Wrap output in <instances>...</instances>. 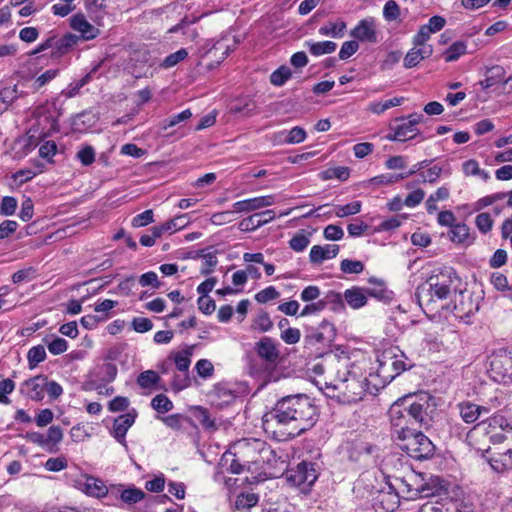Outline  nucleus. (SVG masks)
Instances as JSON below:
<instances>
[{"label": "nucleus", "mask_w": 512, "mask_h": 512, "mask_svg": "<svg viewBox=\"0 0 512 512\" xmlns=\"http://www.w3.org/2000/svg\"><path fill=\"white\" fill-rule=\"evenodd\" d=\"M318 410L312 400L303 394L280 399L272 411L263 416V426L278 440L294 438L315 425Z\"/></svg>", "instance_id": "obj_1"}, {"label": "nucleus", "mask_w": 512, "mask_h": 512, "mask_svg": "<svg viewBox=\"0 0 512 512\" xmlns=\"http://www.w3.org/2000/svg\"><path fill=\"white\" fill-rule=\"evenodd\" d=\"M463 282L454 269L445 268L432 274L424 284L418 287L417 297L420 305L429 307L436 300H445L452 294L462 295Z\"/></svg>", "instance_id": "obj_2"}, {"label": "nucleus", "mask_w": 512, "mask_h": 512, "mask_svg": "<svg viewBox=\"0 0 512 512\" xmlns=\"http://www.w3.org/2000/svg\"><path fill=\"white\" fill-rule=\"evenodd\" d=\"M338 373V378L326 387L327 396L342 404H353L362 400L367 392L366 377L358 375L354 366Z\"/></svg>", "instance_id": "obj_3"}, {"label": "nucleus", "mask_w": 512, "mask_h": 512, "mask_svg": "<svg viewBox=\"0 0 512 512\" xmlns=\"http://www.w3.org/2000/svg\"><path fill=\"white\" fill-rule=\"evenodd\" d=\"M273 450L259 439H242L234 443L224 454L222 461L228 462V456L238 457L249 470L251 465L268 462Z\"/></svg>", "instance_id": "obj_4"}, {"label": "nucleus", "mask_w": 512, "mask_h": 512, "mask_svg": "<svg viewBox=\"0 0 512 512\" xmlns=\"http://www.w3.org/2000/svg\"><path fill=\"white\" fill-rule=\"evenodd\" d=\"M395 438L400 449L414 459H426L432 456L434 452V445L431 440L417 429L404 433V435H398Z\"/></svg>", "instance_id": "obj_5"}, {"label": "nucleus", "mask_w": 512, "mask_h": 512, "mask_svg": "<svg viewBox=\"0 0 512 512\" xmlns=\"http://www.w3.org/2000/svg\"><path fill=\"white\" fill-rule=\"evenodd\" d=\"M402 405V418L412 417V426L429 425L430 396L427 393L408 395L399 399Z\"/></svg>", "instance_id": "obj_6"}, {"label": "nucleus", "mask_w": 512, "mask_h": 512, "mask_svg": "<svg viewBox=\"0 0 512 512\" xmlns=\"http://www.w3.org/2000/svg\"><path fill=\"white\" fill-rule=\"evenodd\" d=\"M321 465L313 461H301L295 468L287 472L286 479L292 485L307 492L320 475Z\"/></svg>", "instance_id": "obj_7"}, {"label": "nucleus", "mask_w": 512, "mask_h": 512, "mask_svg": "<svg viewBox=\"0 0 512 512\" xmlns=\"http://www.w3.org/2000/svg\"><path fill=\"white\" fill-rule=\"evenodd\" d=\"M488 372L495 382L512 383V347L493 352Z\"/></svg>", "instance_id": "obj_8"}, {"label": "nucleus", "mask_w": 512, "mask_h": 512, "mask_svg": "<svg viewBox=\"0 0 512 512\" xmlns=\"http://www.w3.org/2000/svg\"><path fill=\"white\" fill-rule=\"evenodd\" d=\"M422 121L423 115L417 113L401 118L399 124L391 127L392 133H389L386 139L400 142L411 140L420 133L417 125Z\"/></svg>", "instance_id": "obj_9"}, {"label": "nucleus", "mask_w": 512, "mask_h": 512, "mask_svg": "<svg viewBox=\"0 0 512 512\" xmlns=\"http://www.w3.org/2000/svg\"><path fill=\"white\" fill-rule=\"evenodd\" d=\"M413 483H406L401 481L407 487V493L409 498L414 497H430L438 494L443 488V480L439 477H430L426 482L418 480V476H413Z\"/></svg>", "instance_id": "obj_10"}, {"label": "nucleus", "mask_w": 512, "mask_h": 512, "mask_svg": "<svg viewBox=\"0 0 512 512\" xmlns=\"http://www.w3.org/2000/svg\"><path fill=\"white\" fill-rule=\"evenodd\" d=\"M483 456L495 472L503 473L512 469V447L489 448Z\"/></svg>", "instance_id": "obj_11"}, {"label": "nucleus", "mask_w": 512, "mask_h": 512, "mask_svg": "<svg viewBox=\"0 0 512 512\" xmlns=\"http://www.w3.org/2000/svg\"><path fill=\"white\" fill-rule=\"evenodd\" d=\"M73 486L95 498H102L110 494V487H107L101 479L87 474L74 479Z\"/></svg>", "instance_id": "obj_12"}, {"label": "nucleus", "mask_w": 512, "mask_h": 512, "mask_svg": "<svg viewBox=\"0 0 512 512\" xmlns=\"http://www.w3.org/2000/svg\"><path fill=\"white\" fill-rule=\"evenodd\" d=\"M350 36L357 42L374 44L378 42V31L376 20L373 17H367L360 20L350 31Z\"/></svg>", "instance_id": "obj_13"}, {"label": "nucleus", "mask_w": 512, "mask_h": 512, "mask_svg": "<svg viewBox=\"0 0 512 512\" xmlns=\"http://www.w3.org/2000/svg\"><path fill=\"white\" fill-rule=\"evenodd\" d=\"M383 295L384 290L382 288L379 290H374L368 288L352 287L344 292L345 301L353 309H359L365 306L368 296L382 298Z\"/></svg>", "instance_id": "obj_14"}, {"label": "nucleus", "mask_w": 512, "mask_h": 512, "mask_svg": "<svg viewBox=\"0 0 512 512\" xmlns=\"http://www.w3.org/2000/svg\"><path fill=\"white\" fill-rule=\"evenodd\" d=\"M402 405L401 401H396L390 409V418L393 428V435H404L412 430L417 429L418 426H412V417H403L402 419Z\"/></svg>", "instance_id": "obj_15"}, {"label": "nucleus", "mask_w": 512, "mask_h": 512, "mask_svg": "<svg viewBox=\"0 0 512 512\" xmlns=\"http://www.w3.org/2000/svg\"><path fill=\"white\" fill-rule=\"evenodd\" d=\"M110 495L119 498L127 506L139 503L146 496L143 490L134 486L125 487L123 484L111 485Z\"/></svg>", "instance_id": "obj_16"}, {"label": "nucleus", "mask_w": 512, "mask_h": 512, "mask_svg": "<svg viewBox=\"0 0 512 512\" xmlns=\"http://www.w3.org/2000/svg\"><path fill=\"white\" fill-rule=\"evenodd\" d=\"M254 350L258 357L268 364H276L279 360L278 343L270 337H262L256 342Z\"/></svg>", "instance_id": "obj_17"}, {"label": "nucleus", "mask_w": 512, "mask_h": 512, "mask_svg": "<svg viewBox=\"0 0 512 512\" xmlns=\"http://www.w3.org/2000/svg\"><path fill=\"white\" fill-rule=\"evenodd\" d=\"M274 203L275 197L273 195H265L237 201L233 204V208L237 213H249L271 206Z\"/></svg>", "instance_id": "obj_18"}, {"label": "nucleus", "mask_w": 512, "mask_h": 512, "mask_svg": "<svg viewBox=\"0 0 512 512\" xmlns=\"http://www.w3.org/2000/svg\"><path fill=\"white\" fill-rule=\"evenodd\" d=\"M47 385V377L36 376L26 380L21 385V392L27 395L30 399L40 401L44 397L45 387Z\"/></svg>", "instance_id": "obj_19"}, {"label": "nucleus", "mask_w": 512, "mask_h": 512, "mask_svg": "<svg viewBox=\"0 0 512 512\" xmlns=\"http://www.w3.org/2000/svg\"><path fill=\"white\" fill-rule=\"evenodd\" d=\"M46 52L52 58H61L64 55V36H51L39 44L31 54Z\"/></svg>", "instance_id": "obj_20"}, {"label": "nucleus", "mask_w": 512, "mask_h": 512, "mask_svg": "<svg viewBox=\"0 0 512 512\" xmlns=\"http://www.w3.org/2000/svg\"><path fill=\"white\" fill-rule=\"evenodd\" d=\"M458 409L462 420L467 424L475 423L482 415H488L490 409L486 406H480L466 401L458 404Z\"/></svg>", "instance_id": "obj_21"}, {"label": "nucleus", "mask_w": 512, "mask_h": 512, "mask_svg": "<svg viewBox=\"0 0 512 512\" xmlns=\"http://www.w3.org/2000/svg\"><path fill=\"white\" fill-rule=\"evenodd\" d=\"M117 366L111 362H105L98 366L91 375V382L96 388L114 381L117 376Z\"/></svg>", "instance_id": "obj_22"}, {"label": "nucleus", "mask_w": 512, "mask_h": 512, "mask_svg": "<svg viewBox=\"0 0 512 512\" xmlns=\"http://www.w3.org/2000/svg\"><path fill=\"white\" fill-rule=\"evenodd\" d=\"M136 414L134 413H126L122 414L114 420L112 435L114 438L121 444H125V436L129 428L135 422Z\"/></svg>", "instance_id": "obj_23"}, {"label": "nucleus", "mask_w": 512, "mask_h": 512, "mask_svg": "<svg viewBox=\"0 0 512 512\" xmlns=\"http://www.w3.org/2000/svg\"><path fill=\"white\" fill-rule=\"evenodd\" d=\"M379 362L382 373L387 372L388 368L392 367L395 371V375H398L406 369L412 367L411 361L408 360V358L403 353L389 357L384 354L383 359L379 360Z\"/></svg>", "instance_id": "obj_24"}, {"label": "nucleus", "mask_w": 512, "mask_h": 512, "mask_svg": "<svg viewBox=\"0 0 512 512\" xmlns=\"http://www.w3.org/2000/svg\"><path fill=\"white\" fill-rule=\"evenodd\" d=\"M339 252V246L336 244L314 245L309 254V260L312 264H321L325 260L335 258Z\"/></svg>", "instance_id": "obj_25"}, {"label": "nucleus", "mask_w": 512, "mask_h": 512, "mask_svg": "<svg viewBox=\"0 0 512 512\" xmlns=\"http://www.w3.org/2000/svg\"><path fill=\"white\" fill-rule=\"evenodd\" d=\"M71 28L78 32L83 40H90L98 35V29L90 24L84 15L76 14L70 20Z\"/></svg>", "instance_id": "obj_26"}, {"label": "nucleus", "mask_w": 512, "mask_h": 512, "mask_svg": "<svg viewBox=\"0 0 512 512\" xmlns=\"http://www.w3.org/2000/svg\"><path fill=\"white\" fill-rule=\"evenodd\" d=\"M433 49L432 46H424L419 47L415 46L411 50L408 51L406 56L404 57V67L412 68L415 67L420 61L430 57L432 55Z\"/></svg>", "instance_id": "obj_27"}, {"label": "nucleus", "mask_w": 512, "mask_h": 512, "mask_svg": "<svg viewBox=\"0 0 512 512\" xmlns=\"http://www.w3.org/2000/svg\"><path fill=\"white\" fill-rule=\"evenodd\" d=\"M477 308L474 306L471 297H468L467 300H464V289L462 288V295L457 293L455 295L453 311L455 315L459 318H468L470 317Z\"/></svg>", "instance_id": "obj_28"}, {"label": "nucleus", "mask_w": 512, "mask_h": 512, "mask_svg": "<svg viewBox=\"0 0 512 512\" xmlns=\"http://www.w3.org/2000/svg\"><path fill=\"white\" fill-rule=\"evenodd\" d=\"M417 512H459V510L456 502L446 500L444 502L427 501L418 507Z\"/></svg>", "instance_id": "obj_29"}, {"label": "nucleus", "mask_w": 512, "mask_h": 512, "mask_svg": "<svg viewBox=\"0 0 512 512\" xmlns=\"http://www.w3.org/2000/svg\"><path fill=\"white\" fill-rule=\"evenodd\" d=\"M449 238L452 242L457 244H471L469 227L464 223L454 224L449 230Z\"/></svg>", "instance_id": "obj_30"}, {"label": "nucleus", "mask_w": 512, "mask_h": 512, "mask_svg": "<svg viewBox=\"0 0 512 512\" xmlns=\"http://www.w3.org/2000/svg\"><path fill=\"white\" fill-rule=\"evenodd\" d=\"M505 69L502 66L495 65L489 68L485 78L479 82L483 89H488L504 80Z\"/></svg>", "instance_id": "obj_31"}, {"label": "nucleus", "mask_w": 512, "mask_h": 512, "mask_svg": "<svg viewBox=\"0 0 512 512\" xmlns=\"http://www.w3.org/2000/svg\"><path fill=\"white\" fill-rule=\"evenodd\" d=\"M346 22L339 19L335 22L329 21L319 28L321 36H328L332 38H341L344 36L346 30Z\"/></svg>", "instance_id": "obj_32"}, {"label": "nucleus", "mask_w": 512, "mask_h": 512, "mask_svg": "<svg viewBox=\"0 0 512 512\" xmlns=\"http://www.w3.org/2000/svg\"><path fill=\"white\" fill-rule=\"evenodd\" d=\"M305 46L308 48L309 52L314 56L331 54L337 48V44L333 41H306Z\"/></svg>", "instance_id": "obj_33"}, {"label": "nucleus", "mask_w": 512, "mask_h": 512, "mask_svg": "<svg viewBox=\"0 0 512 512\" xmlns=\"http://www.w3.org/2000/svg\"><path fill=\"white\" fill-rule=\"evenodd\" d=\"M467 52V44L464 41H456L450 45L443 53L446 62L457 61Z\"/></svg>", "instance_id": "obj_34"}, {"label": "nucleus", "mask_w": 512, "mask_h": 512, "mask_svg": "<svg viewBox=\"0 0 512 512\" xmlns=\"http://www.w3.org/2000/svg\"><path fill=\"white\" fill-rule=\"evenodd\" d=\"M462 171L466 176H476L484 181L490 178L489 173L481 169L479 163L474 159L465 161L462 164Z\"/></svg>", "instance_id": "obj_35"}, {"label": "nucleus", "mask_w": 512, "mask_h": 512, "mask_svg": "<svg viewBox=\"0 0 512 512\" xmlns=\"http://www.w3.org/2000/svg\"><path fill=\"white\" fill-rule=\"evenodd\" d=\"M189 222L188 215L182 214L179 216H176L175 218L166 221L165 223L161 224V228L163 230V233H175L176 231H179L183 229Z\"/></svg>", "instance_id": "obj_36"}, {"label": "nucleus", "mask_w": 512, "mask_h": 512, "mask_svg": "<svg viewBox=\"0 0 512 512\" xmlns=\"http://www.w3.org/2000/svg\"><path fill=\"white\" fill-rule=\"evenodd\" d=\"M310 237V233L301 230L290 239L289 246L295 252H303L310 244Z\"/></svg>", "instance_id": "obj_37"}, {"label": "nucleus", "mask_w": 512, "mask_h": 512, "mask_svg": "<svg viewBox=\"0 0 512 512\" xmlns=\"http://www.w3.org/2000/svg\"><path fill=\"white\" fill-rule=\"evenodd\" d=\"M292 77V71L291 69L286 66L282 65L275 71H273L270 75V83L273 86L281 87L283 86L290 78Z\"/></svg>", "instance_id": "obj_38"}, {"label": "nucleus", "mask_w": 512, "mask_h": 512, "mask_svg": "<svg viewBox=\"0 0 512 512\" xmlns=\"http://www.w3.org/2000/svg\"><path fill=\"white\" fill-rule=\"evenodd\" d=\"M251 327L259 332H268L272 329L273 322L266 311H260L253 318Z\"/></svg>", "instance_id": "obj_39"}, {"label": "nucleus", "mask_w": 512, "mask_h": 512, "mask_svg": "<svg viewBox=\"0 0 512 512\" xmlns=\"http://www.w3.org/2000/svg\"><path fill=\"white\" fill-rule=\"evenodd\" d=\"M17 86L6 87L0 91V111L4 112L18 98Z\"/></svg>", "instance_id": "obj_40"}, {"label": "nucleus", "mask_w": 512, "mask_h": 512, "mask_svg": "<svg viewBox=\"0 0 512 512\" xmlns=\"http://www.w3.org/2000/svg\"><path fill=\"white\" fill-rule=\"evenodd\" d=\"M258 496L255 493H240L235 500L237 510H249L258 503Z\"/></svg>", "instance_id": "obj_41"}, {"label": "nucleus", "mask_w": 512, "mask_h": 512, "mask_svg": "<svg viewBox=\"0 0 512 512\" xmlns=\"http://www.w3.org/2000/svg\"><path fill=\"white\" fill-rule=\"evenodd\" d=\"M262 214H253L249 217L244 218L239 223V229L243 232L253 231L265 224H267V220H262Z\"/></svg>", "instance_id": "obj_42"}, {"label": "nucleus", "mask_w": 512, "mask_h": 512, "mask_svg": "<svg viewBox=\"0 0 512 512\" xmlns=\"http://www.w3.org/2000/svg\"><path fill=\"white\" fill-rule=\"evenodd\" d=\"M361 207L362 204L360 201H353L346 205H337L335 206L334 214L339 218L355 215L361 211Z\"/></svg>", "instance_id": "obj_43"}, {"label": "nucleus", "mask_w": 512, "mask_h": 512, "mask_svg": "<svg viewBox=\"0 0 512 512\" xmlns=\"http://www.w3.org/2000/svg\"><path fill=\"white\" fill-rule=\"evenodd\" d=\"M151 406L159 413H166L173 409V403L164 394L156 395L151 401Z\"/></svg>", "instance_id": "obj_44"}, {"label": "nucleus", "mask_w": 512, "mask_h": 512, "mask_svg": "<svg viewBox=\"0 0 512 512\" xmlns=\"http://www.w3.org/2000/svg\"><path fill=\"white\" fill-rule=\"evenodd\" d=\"M160 380L159 375L154 370H146L139 374L137 383L142 388H150Z\"/></svg>", "instance_id": "obj_45"}, {"label": "nucleus", "mask_w": 512, "mask_h": 512, "mask_svg": "<svg viewBox=\"0 0 512 512\" xmlns=\"http://www.w3.org/2000/svg\"><path fill=\"white\" fill-rule=\"evenodd\" d=\"M187 56L188 51L185 48H181L165 57L160 66L165 69L172 68L179 62L183 61Z\"/></svg>", "instance_id": "obj_46"}, {"label": "nucleus", "mask_w": 512, "mask_h": 512, "mask_svg": "<svg viewBox=\"0 0 512 512\" xmlns=\"http://www.w3.org/2000/svg\"><path fill=\"white\" fill-rule=\"evenodd\" d=\"M85 6L91 14L95 15L96 19L107 14V5L104 0H85Z\"/></svg>", "instance_id": "obj_47"}, {"label": "nucleus", "mask_w": 512, "mask_h": 512, "mask_svg": "<svg viewBox=\"0 0 512 512\" xmlns=\"http://www.w3.org/2000/svg\"><path fill=\"white\" fill-rule=\"evenodd\" d=\"M191 352L183 350L176 352L173 356L177 369L181 372H187L191 364Z\"/></svg>", "instance_id": "obj_48"}, {"label": "nucleus", "mask_w": 512, "mask_h": 512, "mask_svg": "<svg viewBox=\"0 0 512 512\" xmlns=\"http://www.w3.org/2000/svg\"><path fill=\"white\" fill-rule=\"evenodd\" d=\"M62 430L59 426H51L48 430V433L45 434V439L47 442V449L52 452L57 443H59L62 439Z\"/></svg>", "instance_id": "obj_49"}, {"label": "nucleus", "mask_w": 512, "mask_h": 512, "mask_svg": "<svg viewBox=\"0 0 512 512\" xmlns=\"http://www.w3.org/2000/svg\"><path fill=\"white\" fill-rule=\"evenodd\" d=\"M191 116H192L191 110L185 109L182 112L163 120L162 124H161L162 128L164 130H167V129L179 124L180 122L188 120Z\"/></svg>", "instance_id": "obj_50"}, {"label": "nucleus", "mask_w": 512, "mask_h": 512, "mask_svg": "<svg viewBox=\"0 0 512 512\" xmlns=\"http://www.w3.org/2000/svg\"><path fill=\"white\" fill-rule=\"evenodd\" d=\"M279 296L280 293L274 286H268L255 294V300L260 304H265L279 298Z\"/></svg>", "instance_id": "obj_51"}, {"label": "nucleus", "mask_w": 512, "mask_h": 512, "mask_svg": "<svg viewBox=\"0 0 512 512\" xmlns=\"http://www.w3.org/2000/svg\"><path fill=\"white\" fill-rule=\"evenodd\" d=\"M340 269L344 273L359 274L364 270V264L359 260L344 259L340 263Z\"/></svg>", "instance_id": "obj_52"}, {"label": "nucleus", "mask_w": 512, "mask_h": 512, "mask_svg": "<svg viewBox=\"0 0 512 512\" xmlns=\"http://www.w3.org/2000/svg\"><path fill=\"white\" fill-rule=\"evenodd\" d=\"M46 352L43 346L38 345L32 347L28 352V361L30 368L36 367L40 362L45 359Z\"/></svg>", "instance_id": "obj_53"}, {"label": "nucleus", "mask_w": 512, "mask_h": 512, "mask_svg": "<svg viewBox=\"0 0 512 512\" xmlns=\"http://www.w3.org/2000/svg\"><path fill=\"white\" fill-rule=\"evenodd\" d=\"M163 234L164 233L160 225L154 226L150 229L149 234H144L140 237V243L145 247H151L155 244L156 239L160 238Z\"/></svg>", "instance_id": "obj_54"}, {"label": "nucleus", "mask_w": 512, "mask_h": 512, "mask_svg": "<svg viewBox=\"0 0 512 512\" xmlns=\"http://www.w3.org/2000/svg\"><path fill=\"white\" fill-rule=\"evenodd\" d=\"M475 225L480 232L486 234L493 227V219L488 213H480L475 218Z\"/></svg>", "instance_id": "obj_55"}, {"label": "nucleus", "mask_w": 512, "mask_h": 512, "mask_svg": "<svg viewBox=\"0 0 512 512\" xmlns=\"http://www.w3.org/2000/svg\"><path fill=\"white\" fill-rule=\"evenodd\" d=\"M152 222H154V214L153 211L149 209L133 217L131 224L134 228H140Z\"/></svg>", "instance_id": "obj_56"}, {"label": "nucleus", "mask_w": 512, "mask_h": 512, "mask_svg": "<svg viewBox=\"0 0 512 512\" xmlns=\"http://www.w3.org/2000/svg\"><path fill=\"white\" fill-rule=\"evenodd\" d=\"M288 138V144H299L305 141L307 134L306 131L299 126H295L290 130H287L285 135Z\"/></svg>", "instance_id": "obj_57"}, {"label": "nucleus", "mask_w": 512, "mask_h": 512, "mask_svg": "<svg viewBox=\"0 0 512 512\" xmlns=\"http://www.w3.org/2000/svg\"><path fill=\"white\" fill-rule=\"evenodd\" d=\"M321 295L320 288L316 285H309L305 287L300 294V299L306 303H312L317 300Z\"/></svg>", "instance_id": "obj_58"}, {"label": "nucleus", "mask_w": 512, "mask_h": 512, "mask_svg": "<svg viewBox=\"0 0 512 512\" xmlns=\"http://www.w3.org/2000/svg\"><path fill=\"white\" fill-rule=\"evenodd\" d=\"M235 213H237V212L235 211L234 208H233V210H229V211L217 212L211 216L210 221L214 225H218V226L224 225V224H227V223H230L233 221V215Z\"/></svg>", "instance_id": "obj_59"}, {"label": "nucleus", "mask_w": 512, "mask_h": 512, "mask_svg": "<svg viewBox=\"0 0 512 512\" xmlns=\"http://www.w3.org/2000/svg\"><path fill=\"white\" fill-rule=\"evenodd\" d=\"M400 15L399 5L393 1L389 0L385 3L383 8V16L387 21H394Z\"/></svg>", "instance_id": "obj_60"}, {"label": "nucleus", "mask_w": 512, "mask_h": 512, "mask_svg": "<svg viewBox=\"0 0 512 512\" xmlns=\"http://www.w3.org/2000/svg\"><path fill=\"white\" fill-rule=\"evenodd\" d=\"M17 208V200L11 196H5L0 204V214L3 216H11Z\"/></svg>", "instance_id": "obj_61"}, {"label": "nucleus", "mask_w": 512, "mask_h": 512, "mask_svg": "<svg viewBox=\"0 0 512 512\" xmlns=\"http://www.w3.org/2000/svg\"><path fill=\"white\" fill-rule=\"evenodd\" d=\"M359 49V44L356 40L346 41L342 44L339 51V58L346 60L355 54Z\"/></svg>", "instance_id": "obj_62"}, {"label": "nucleus", "mask_w": 512, "mask_h": 512, "mask_svg": "<svg viewBox=\"0 0 512 512\" xmlns=\"http://www.w3.org/2000/svg\"><path fill=\"white\" fill-rule=\"evenodd\" d=\"M35 273L36 270L33 267L18 270L12 275V281L15 284L31 281L35 277Z\"/></svg>", "instance_id": "obj_63"}, {"label": "nucleus", "mask_w": 512, "mask_h": 512, "mask_svg": "<svg viewBox=\"0 0 512 512\" xmlns=\"http://www.w3.org/2000/svg\"><path fill=\"white\" fill-rule=\"evenodd\" d=\"M195 369L198 375L203 378L211 377L214 372L213 364L207 359H200L196 363Z\"/></svg>", "instance_id": "obj_64"}]
</instances>
